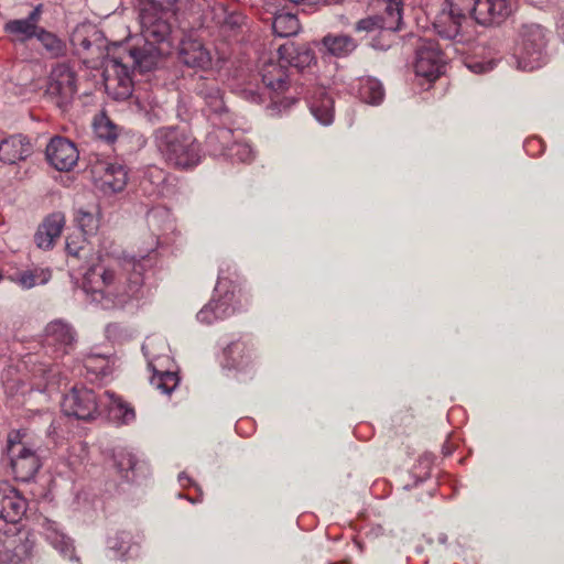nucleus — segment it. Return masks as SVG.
I'll return each mask as SVG.
<instances>
[{
	"label": "nucleus",
	"mask_w": 564,
	"mask_h": 564,
	"mask_svg": "<svg viewBox=\"0 0 564 564\" xmlns=\"http://www.w3.org/2000/svg\"><path fill=\"white\" fill-rule=\"evenodd\" d=\"M142 289L143 265L133 258L110 265L95 264L83 280V291L90 302L106 310L124 307L142 295Z\"/></svg>",
	"instance_id": "obj_1"
},
{
	"label": "nucleus",
	"mask_w": 564,
	"mask_h": 564,
	"mask_svg": "<svg viewBox=\"0 0 564 564\" xmlns=\"http://www.w3.org/2000/svg\"><path fill=\"white\" fill-rule=\"evenodd\" d=\"M550 31L534 22L522 23L516 33L512 59L517 69L532 72L547 64Z\"/></svg>",
	"instance_id": "obj_2"
},
{
	"label": "nucleus",
	"mask_w": 564,
	"mask_h": 564,
	"mask_svg": "<svg viewBox=\"0 0 564 564\" xmlns=\"http://www.w3.org/2000/svg\"><path fill=\"white\" fill-rule=\"evenodd\" d=\"M440 6L458 8L482 26L503 23L514 11V0H440Z\"/></svg>",
	"instance_id": "obj_3"
},
{
	"label": "nucleus",
	"mask_w": 564,
	"mask_h": 564,
	"mask_svg": "<svg viewBox=\"0 0 564 564\" xmlns=\"http://www.w3.org/2000/svg\"><path fill=\"white\" fill-rule=\"evenodd\" d=\"M176 0H152L140 9V29L145 43L165 42L171 34L167 18L173 12Z\"/></svg>",
	"instance_id": "obj_4"
},
{
	"label": "nucleus",
	"mask_w": 564,
	"mask_h": 564,
	"mask_svg": "<svg viewBox=\"0 0 564 564\" xmlns=\"http://www.w3.org/2000/svg\"><path fill=\"white\" fill-rule=\"evenodd\" d=\"M104 85L109 97L126 100L132 95L133 82L130 66L121 55H108L104 62Z\"/></svg>",
	"instance_id": "obj_5"
},
{
	"label": "nucleus",
	"mask_w": 564,
	"mask_h": 564,
	"mask_svg": "<svg viewBox=\"0 0 564 564\" xmlns=\"http://www.w3.org/2000/svg\"><path fill=\"white\" fill-rule=\"evenodd\" d=\"M77 93L76 73L65 63L57 64L50 73L46 95L61 109L67 107Z\"/></svg>",
	"instance_id": "obj_6"
},
{
	"label": "nucleus",
	"mask_w": 564,
	"mask_h": 564,
	"mask_svg": "<svg viewBox=\"0 0 564 564\" xmlns=\"http://www.w3.org/2000/svg\"><path fill=\"white\" fill-rule=\"evenodd\" d=\"M18 437L19 433L14 436L9 435L8 453L15 479L28 482L34 478L42 463L36 451L25 446Z\"/></svg>",
	"instance_id": "obj_7"
},
{
	"label": "nucleus",
	"mask_w": 564,
	"mask_h": 564,
	"mask_svg": "<svg viewBox=\"0 0 564 564\" xmlns=\"http://www.w3.org/2000/svg\"><path fill=\"white\" fill-rule=\"evenodd\" d=\"M62 411L78 420H93L101 414V402L94 390L74 387L62 401Z\"/></svg>",
	"instance_id": "obj_8"
},
{
	"label": "nucleus",
	"mask_w": 564,
	"mask_h": 564,
	"mask_svg": "<svg viewBox=\"0 0 564 564\" xmlns=\"http://www.w3.org/2000/svg\"><path fill=\"white\" fill-rule=\"evenodd\" d=\"M445 69V59L437 43L432 40H423L416 48L414 72L419 77L433 82Z\"/></svg>",
	"instance_id": "obj_9"
},
{
	"label": "nucleus",
	"mask_w": 564,
	"mask_h": 564,
	"mask_svg": "<svg viewBox=\"0 0 564 564\" xmlns=\"http://www.w3.org/2000/svg\"><path fill=\"white\" fill-rule=\"evenodd\" d=\"M77 341L75 329L63 321H53L45 327L44 347L53 358L70 354Z\"/></svg>",
	"instance_id": "obj_10"
},
{
	"label": "nucleus",
	"mask_w": 564,
	"mask_h": 564,
	"mask_svg": "<svg viewBox=\"0 0 564 564\" xmlns=\"http://www.w3.org/2000/svg\"><path fill=\"white\" fill-rule=\"evenodd\" d=\"M465 22H467V15L462 13L460 9L441 6V9L434 17L432 25L440 37L456 43H463L465 40L463 24Z\"/></svg>",
	"instance_id": "obj_11"
},
{
	"label": "nucleus",
	"mask_w": 564,
	"mask_h": 564,
	"mask_svg": "<svg viewBox=\"0 0 564 564\" xmlns=\"http://www.w3.org/2000/svg\"><path fill=\"white\" fill-rule=\"evenodd\" d=\"M95 183L104 195H113L124 189L128 172L121 164L99 162L93 169Z\"/></svg>",
	"instance_id": "obj_12"
},
{
	"label": "nucleus",
	"mask_w": 564,
	"mask_h": 564,
	"mask_svg": "<svg viewBox=\"0 0 564 564\" xmlns=\"http://www.w3.org/2000/svg\"><path fill=\"white\" fill-rule=\"evenodd\" d=\"M33 546L28 535H7L0 539V564H28Z\"/></svg>",
	"instance_id": "obj_13"
},
{
	"label": "nucleus",
	"mask_w": 564,
	"mask_h": 564,
	"mask_svg": "<svg viewBox=\"0 0 564 564\" xmlns=\"http://www.w3.org/2000/svg\"><path fill=\"white\" fill-rule=\"evenodd\" d=\"M158 149L167 164L178 169L195 166L200 160L196 143H159Z\"/></svg>",
	"instance_id": "obj_14"
},
{
	"label": "nucleus",
	"mask_w": 564,
	"mask_h": 564,
	"mask_svg": "<svg viewBox=\"0 0 564 564\" xmlns=\"http://www.w3.org/2000/svg\"><path fill=\"white\" fill-rule=\"evenodd\" d=\"M70 43L78 55L84 53H89L96 57L102 55L104 35L95 25L83 24L77 26L70 35Z\"/></svg>",
	"instance_id": "obj_15"
},
{
	"label": "nucleus",
	"mask_w": 564,
	"mask_h": 564,
	"mask_svg": "<svg viewBox=\"0 0 564 564\" xmlns=\"http://www.w3.org/2000/svg\"><path fill=\"white\" fill-rule=\"evenodd\" d=\"M26 512V501L8 485L0 486V519L18 523Z\"/></svg>",
	"instance_id": "obj_16"
},
{
	"label": "nucleus",
	"mask_w": 564,
	"mask_h": 564,
	"mask_svg": "<svg viewBox=\"0 0 564 564\" xmlns=\"http://www.w3.org/2000/svg\"><path fill=\"white\" fill-rule=\"evenodd\" d=\"M178 59L188 67L206 69L212 65L209 51L197 40H182L178 50Z\"/></svg>",
	"instance_id": "obj_17"
},
{
	"label": "nucleus",
	"mask_w": 564,
	"mask_h": 564,
	"mask_svg": "<svg viewBox=\"0 0 564 564\" xmlns=\"http://www.w3.org/2000/svg\"><path fill=\"white\" fill-rule=\"evenodd\" d=\"M42 13V4H37L24 19L11 20L4 24V31L15 37L17 41L25 42L35 37L41 29L37 24Z\"/></svg>",
	"instance_id": "obj_18"
},
{
	"label": "nucleus",
	"mask_w": 564,
	"mask_h": 564,
	"mask_svg": "<svg viewBox=\"0 0 564 564\" xmlns=\"http://www.w3.org/2000/svg\"><path fill=\"white\" fill-rule=\"evenodd\" d=\"M127 64L141 73L152 70L160 61L161 52L155 44L145 43L142 48L123 50L120 54Z\"/></svg>",
	"instance_id": "obj_19"
},
{
	"label": "nucleus",
	"mask_w": 564,
	"mask_h": 564,
	"mask_svg": "<svg viewBox=\"0 0 564 564\" xmlns=\"http://www.w3.org/2000/svg\"><path fill=\"white\" fill-rule=\"evenodd\" d=\"M99 402H101V413L107 412L110 420L118 424H129L135 419L133 408L113 392L104 391L99 394Z\"/></svg>",
	"instance_id": "obj_20"
},
{
	"label": "nucleus",
	"mask_w": 564,
	"mask_h": 564,
	"mask_svg": "<svg viewBox=\"0 0 564 564\" xmlns=\"http://www.w3.org/2000/svg\"><path fill=\"white\" fill-rule=\"evenodd\" d=\"M46 158L56 170L69 171L76 165L79 151L76 143H47Z\"/></svg>",
	"instance_id": "obj_21"
},
{
	"label": "nucleus",
	"mask_w": 564,
	"mask_h": 564,
	"mask_svg": "<svg viewBox=\"0 0 564 564\" xmlns=\"http://www.w3.org/2000/svg\"><path fill=\"white\" fill-rule=\"evenodd\" d=\"M278 55L286 67H294L302 70L314 62V53L307 45H295L294 42H286L279 46Z\"/></svg>",
	"instance_id": "obj_22"
},
{
	"label": "nucleus",
	"mask_w": 564,
	"mask_h": 564,
	"mask_svg": "<svg viewBox=\"0 0 564 564\" xmlns=\"http://www.w3.org/2000/svg\"><path fill=\"white\" fill-rule=\"evenodd\" d=\"M42 534L45 540L59 552L61 555L69 560L78 561L75 556V547L73 541L66 534H64L58 523L47 518L43 519L41 523Z\"/></svg>",
	"instance_id": "obj_23"
},
{
	"label": "nucleus",
	"mask_w": 564,
	"mask_h": 564,
	"mask_svg": "<svg viewBox=\"0 0 564 564\" xmlns=\"http://www.w3.org/2000/svg\"><path fill=\"white\" fill-rule=\"evenodd\" d=\"M261 77L264 86L272 93L280 94L289 87L288 67L280 59L278 63L270 61L263 64Z\"/></svg>",
	"instance_id": "obj_24"
},
{
	"label": "nucleus",
	"mask_w": 564,
	"mask_h": 564,
	"mask_svg": "<svg viewBox=\"0 0 564 564\" xmlns=\"http://www.w3.org/2000/svg\"><path fill=\"white\" fill-rule=\"evenodd\" d=\"M310 111L322 126H329L334 121V100L323 88H317L310 97Z\"/></svg>",
	"instance_id": "obj_25"
},
{
	"label": "nucleus",
	"mask_w": 564,
	"mask_h": 564,
	"mask_svg": "<svg viewBox=\"0 0 564 564\" xmlns=\"http://www.w3.org/2000/svg\"><path fill=\"white\" fill-rule=\"evenodd\" d=\"M361 101L371 105H380L386 96L384 88L380 80L371 76L359 77L352 84Z\"/></svg>",
	"instance_id": "obj_26"
},
{
	"label": "nucleus",
	"mask_w": 564,
	"mask_h": 564,
	"mask_svg": "<svg viewBox=\"0 0 564 564\" xmlns=\"http://www.w3.org/2000/svg\"><path fill=\"white\" fill-rule=\"evenodd\" d=\"M252 358V349L245 341H232L224 349V367L228 369H245Z\"/></svg>",
	"instance_id": "obj_27"
},
{
	"label": "nucleus",
	"mask_w": 564,
	"mask_h": 564,
	"mask_svg": "<svg viewBox=\"0 0 564 564\" xmlns=\"http://www.w3.org/2000/svg\"><path fill=\"white\" fill-rule=\"evenodd\" d=\"M213 154L229 158L232 161L247 162L252 159V150L249 143H212Z\"/></svg>",
	"instance_id": "obj_28"
},
{
	"label": "nucleus",
	"mask_w": 564,
	"mask_h": 564,
	"mask_svg": "<svg viewBox=\"0 0 564 564\" xmlns=\"http://www.w3.org/2000/svg\"><path fill=\"white\" fill-rule=\"evenodd\" d=\"M223 289L224 283L219 281L215 288V296L209 301L215 303L216 314L219 319L232 315L236 311L235 292Z\"/></svg>",
	"instance_id": "obj_29"
},
{
	"label": "nucleus",
	"mask_w": 564,
	"mask_h": 564,
	"mask_svg": "<svg viewBox=\"0 0 564 564\" xmlns=\"http://www.w3.org/2000/svg\"><path fill=\"white\" fill-rule=\"evenodd\" d=\"M43 46L45 53L51 58L63 57L67 53V46L64 40L58 37L55 33L50 32L43 28L39 30L35 36Z\"/></svg>",
	"instance_id": "obj_30"
},
{
	"label": "nucleus",
	"mask_w": 564,
	"mask_h": 564,
	"mask_svg": "<svg viewBox=\"0 0 564 564\" xmlns=\"http://www.w3.org/2000/svg\"><path fill=\"white\" fill-rule=\"evenodd\" d=\"M322 42L327 52L337 57L347 56L357 47L355 40L345 34L326 35Z\"/></svg>",
	"instance_id": "obj_31"
},
{
	"label": "nucleus",
	"mask_w": 564,
	"mask_h": 564,
	"mask_svg": "<svg viewBox=\"0 0 564 564\" xmlns=\"http://www.w3.org/2000/svg\"><path fill=\"white\" fill-rule=\"evenodd\" d=\"M272 29L276 36L289 37L296 35L300 32L301 25L295 14L280 12L273 18Z\"/></svg>",
	"instance_id": "obj_32"
},
{
	"label": "nucleus",
	"mask_w": 564,
	"mask_h": 564,
	"mask_svg": "<svg viewBox=\"0 0 564 564\" xmlns=\"http://www.w3.org/2000/svg\"><path fill=\"white\" fill-rule=\"evenodd\" d=\"M149 368L153 371L150 383L164 394H170L178 384V377L173 371H159L153 360H149Z\"/></svg>",
	"instance_id": "obj_33"
},
{
	"label": "nucleus",
	"mask_w": 564,
	"mask_h": 564,
	"mask_svg": "<svg viewBox=\"0 0 564 564\" xmlns=\"http://www.w3.org/2000/svg\"><path fill=\"white\" fill-rule=\"evenodd\" d=\"M386 3L384 10L380 15L383 29L387 31H398L402 24V1L382 0Z\"/></svg>",
	"instance_id": "obj_34"
},
{
	"label": "nucleus",
	"mask_w": 564,
	"mask_h": 564,
	"mask_svg": "<svg viewBox=\"0 0 564 564\" xmlns=\"http://www.w3.org/2000/svg\"><path fill=\"white\" fill-rule=\"evenodd\" d=\"M113 464L117 473L127 481L134 480V470L138 464L135 456L127 449H118L113 453Z\"/></svg>",
	"instance_id": "obj_35"
},
{
	"label": "nucleus",
	"mask_w": 564,
	"mask_h": 564,
	"mask_svg": "<svg viewBox=\"0 0 564 564\" xmlns=\"http://www.w3.org/2000/svg\"><path fill=\"white\" fill-rule=\"evenodd\" d=\"M31 143H0V161L15 164L31 154Z\"/></svg>",
	"instance_id": "obj_36"
},
{
	"label": "nucleus",
	"mask_w": 564,
	"mask_h": 564,
	"mask_svg": "<svg viewBox=\"0 0 564 564\" xmlns=\"http://www.w3.org/2000/svg\"><path fill=\"white\" fill-rule=\"evenodd\" d=\"M93 127L99 141H116L119 137V127L104 112L95 117Z\"/></svg>",
	"instance_id": "obj_37"
},
{
	"label": "nucleus",
	"mask_w": 564,
	"mask_h": 564,
	"mask_svg": "<svg viewBox=\"0 0 564 564\" xmlns=\"http://www.w3.org/2000/svg\"><path fill=\"white\" fill-rule=\"evenodd\" d=\"M83 362L85 368L96 375L106 376L109 373V358L105 354L88 352L84 356Z\"/></svg>",
	"instance_id": "obj_38"
},
{
	"label": "nucleus",
	"mask_w": 564,
	"mask_h": 564,
	"mask_svg": "<svg viewBox=\"0 0 564 564\" xmlns=\"http://www.w3.org/2000/svg\"><path fill=\"white\" fill-rule=\"evenodd\" d=\"M39 279L41 283H45L48 280V275H46L42 270H25L15 272L11 276V280L23 289H31L35 286Z\"/></svg>",
	"instance_id": "obj_39"
},
{
	"label": "nucleus",
	"mask_w": 564,
	"mask_h": 564,
	"mask_svg": "<svg viewBox=\"0 0 564 564\" xmlns=\"http://www.w3.org/2000/svg\"><path fill=\"white\" fill-rule=\"evenodd\" d=\"M225 10L224 7L220 4L209 6L207 4V9L203 12V21L202 24H208V22H215L216 24L219 23H227V24H237L238 23V17L230 15L228 18H225Z\"/></svg>",
	"instance_id": "obj_40"
},
{
	"label": "nucleus",
	"mask_w": 564,
	"mask_h": 564,
	"mask_svg": "<svg viewBox=\"0 0 564 564\" xmlns=\"http://www.w3.org/2000/svg\"><path fill=\"white\" fill-rule=\"evenodd\" d=\"M75 221L83 235H94L99 227V218L91 212L82 208L76 212Z\"/></svg>",
	"instance_id": "obj_41"
},
{
	"label": "nucleus",
	"mask_w": 564,
	"mask_h": 564,
	"mask_svg": "<svg viewBox=\"0 0 564 564\" xmlns=\"http://www.w3.org/2000/svg\"><path fill=\"white\" fill-rule=\"evenodd\" d=\"M64 225L65 216L62 213H54L45 218L40 228L47 231L50 237L57 239L62 234Z\"/></svg>",
	"instance_id": "obj_42"
},
{
	"label": "nucleus",
	"mask_w": 564,
	"mask_h": 564,
	"mask_svg": "<svg viewBox=\"0 0 564 564\" xmlns=\"http://www.w3.org/2000/svg\"><path fill=\"white\" fill-rule=\"evenodd\" d=\"M271 99L270 105L265 108L267 113L270 117L282 116L296 102V99L293 97H283L281 99H274L272 97Z\"/></svg>",
	"instance_id": "obj_43"
},
{
	"label": "nucleus",
	"mask_w": 564,
	"mask_h": 564,
	"mask_svg": "<svg viewBox=\"0 0 564 564\" xmlns=\"http://www.w3.org/2000/svg\"><path fill=\"white\" fill-rule=\"evenodd\" d=\"M355 29L357 32H367V33L373 32L377 30H384L382 20L380 18V15H378V14L370 15V17L359 20L357 22Z\"/></svg>",
	"instance_id": "obj_44"
},
{
	"label": "nucleus",
	"mask_w": 564,
	"mask_h": 564,
	"mask_svg": "<svg viewBox=\"0 0 564 564\" xmlns=\"http://www.w3.org/2000/svg\"><path fill=\"white\" fill-rule=\"evenodd\" d=\"M497 65V61L494 58L479 61V59H469L466 62L467 68L475 74H485L492 70Z\"/></svg>",
	"instance_id": "obj_45"
},
{
	"label": "nucleus",
	"mask_w": 564,
	"mask_h": 564,
	"mask_svg": "<svg viewBox=\"0 0 564 564\" xmlns=\"http://www.w3.org/2000/svg\"><path fill=\"white\" fill-rule=\"evenodd\" d=\"M214 302H208L198 313H197V319L200 323L210 325L216 321H219V317H217Z\"/></svg>",
	"instance_id": "obj_46"
},
{
	"label": "nucleus",
	"mask_w": 564,
	"mask_h": 564,
	"mask_svg": "<svg viewBox=\"0 0 564 564\" xmlns=\"http://www.w3.org/2000/svg\"><path fill=\"white\" fill-rule=\"evenodd\" d=\"M156 141H181L178 134V128L176 127H163L156 131Z\"/></svg>",
	"instance_id": "obj_47"
},
{
	"label": "nucleus",
	"mask_w": 564,
	"mask_h": 564,
	"mask_svg": "<svg viewBox=\"0 0 564 564\" xmlns=\"http://www.w3.org/2000/svg\"><path fill=\"white\" fill-rule=\"evenodd\" d=\"M84 242L85 240L83 238V234L75 237H68L66 239L67 253L73 257H79V253L83 250Z\"/></svg>",
	"instance_id": "obj_48"
},
{
	"label": "nucleus",
	"mask_w": 564,
	"mask_h": 564,
	"mask_svg": "<svg viewBox=\"0 0 564 564\" xmlns=\"http://www.w3.org/2000/svg\"><path fill=\"white\" fill-rule=\"evenodd\" d=\"M34 241L39 248L46 250L53 247L55 238L50 237L47 231L39 227L34 235Z\"/></svg>",
	"instance_id": "obj_49"
},
{
	"label": "nucleus",
	"mask_w": 564,
	"mask_h": 564,
	"mask_svg": "<svg viewBox=\"0 0 564 564\" xmlns=\"http://www.w3.org/2000/svg\"><path fill=\"white\" fill-rule=\"evenodd\" d=\"M206 99H209L208 104L214 107L215 111H220L223 109V100L220 97V91L218 88L213 87L204 95Z\"/></svg>",
	"instance_id": "obj_50"
},
{
	"label": "nucleus",
	"mask_w": 564,
	"mask_h": 564,
	"mask_svg": "<svg viewBox=\"0 0 564 564\" xmlns=\"http://www.w3.org/2000/svg\"><path fill=\"white\" fill-rule=\"evenodd\" d=\"M128 540H129V534L126 532H121L116 538L109 539L108 543H109V546L113 550L124 551L127 549L124 544L128 543Z\"/></svg>",
	"instance_id": "obj_51"
},
{
	"label": "nucleus",
	"mask_w": 564,
	"mask_h": 564,
	"mask_svg": "<svg viewBox=\"0 0 564 564\" xmlns=\"http://www.w3.org/2000/svg\"><path fill=\"white\" fill-rule=\"evenodd\" d=\"M528 1L536 8H544L545 6L554 3V0H528Z\"/></svg>",
	"instance_id": "obj_52"
},
{
	"label": "nucleus",
	"mask_w": 564,
	"mask_h": 564,
	"mask_svg": "<svg viewBox=\"0 0 564 564\" xmlns=\"http://www.w3.org/2000/svg\"><path fill=\"white\" fill-rule=\"evenodd\" d=\"M162 216V213L159 210H152L148 214V223L149 225H152L155 223L160 217Z\"/></svg>",
	"instance_id": "obj_53"
},
{
	"label": "nucleus",
	"mask_w": 564,
	"mask_h": 564,
	"mask_svg": "<svg viewBox=\"0 0 564 564\" xmlns=\"http://www.w3.org/2000/svg\"><path fill=\"white\" fill-rule=\"evenodd\" d=\"M558 32L564 36V10H562L561 15L556 22Z\"/></svg>",
	"instance_id": "obj_54"
},
{
	"label": "nucleus",
	"mask_w": 564,
	"mask_h": 564,
	"mask_svg": "<svg viewBox=\"0 0 564 564\" xmlns=\"http://www.w3.org/2000/svg\"><path fill=\"white\" fill-rule=\"evenodd\" d=\"M341 0H311V3H312V6H316V4H333V3H338Z\"/></svg>",
	"instance_id": "obj_55"
},
{
	"label": "nucleus",
	"mask_w": 564,
	"mask_h": 564,
	"mask_svg": "<svg viewBox=\"0 0 564 564\" xmlns=\"http://www.w3.org/2000/svg\"><path fill=\"white\" fill-rule=\"evenodd\" d=\"M151 174H155L156 178L159 181H163L164 180V174L161 170H159L158 167H153L151 171Z\"/></svg>",
	"instance_id": "obj_56"
},
{
	"label": "nucleus",
	"mask_w": 564,
	"mask_h": 564,
	"mask_svg": "<svg viewBox=\"0 0 564 564\" xmlns=\"http://www.w3.org/2000/svg\"><path fill=\"white\" fill-rule=\"evenodd\" d=\"M229 133H230V130H228V129H220L217 138H219V139H227Z\"/></svg>",
	"instance_id": "obj_57"
},
{
	"label": "nucleus",
	"mask_w": 564,
	"mask_h": 564,
	"mask_svg": "<svg viewBox=\"0 0 564 564\" xmlns=\"http://www.w3.org/2000/svg\"><path fill=\"white\" fill-rule=\"evenodd\" d=\"M47 141H69L67 138L59 134L52 135Z\"/></svg>",
	"instance_id": "obj_58"
},
{
	"label": "nucleus",
	"mask_w": 564,
	"mask_h": 564,
	"mask_svg": "<svg viewBox=\"0 0 564 564\" xmlns=\"http://www.w3.org/2000/svg\"><path fill=\"white\" fill-rule=\"evenodd\" d=\"M290 1L295 4H303V6L312 7L311 0H290Z\"/></svg>",
	"instance_id": "obj_59"
},
{
	"label": "nucleus",
	"mask_w": 564,
	"mask_h": 564,
	"mask_svg": "<svg viewBox=\"0 0 564 564\" xmlns=\"http://www.w3.org/2000/svg\"><path fill=\"white\" fill-rule=\"evenodd\" d=\"M117 329V325H108L106 328L107 334H110L112 330Z\"/></svg>",
	"instance_id": "obj_60"
},
{
	"label": "nucleus",
	"mask_w": 564,
	"mask_h": 564,
	"mask_svg": "<svg viewBox=\"0 0 564 564\" xmlns=\"http://www.w3.org/2000/svg\"><path fill=\"white\" fill-rule=\"evenodd\" d=\"M149 347H150V343L149 341L143 344L142 350H143L144 355H148Z\"/></svg>",
	"instance_id": "obj_61"
},
{
	"label": "nucleus",
	"mask_w": 564,
	"mask_h": 564,
	"mask_svg": "<svg viewBox=\"0 0 564 564\" xmlns=\"http://www.w3.org/2000/svg\"><path fill=\"white\" fill-rule=\"evenodd\" d=\"M178 479L180 481H183L184 479L189 481V478L185 475V473L180 474Z\"/></svg>",
	"instance_id": "obj_62"
},
{
	"label": "nucleus",
	"mask_w": 564,
	"mask_h": 564,
	"mask_svg": "<svg viewBox=\"0 0 564 564\" xmlns=\"http://www.w3.org/2000/svg\"><path fill=\"white\" fill-rule=\"evenodd\" d=\"M252 96H253V100H256V99L259 97V96H258V95H256V94H252Z\"/></svg>",
	"instance_id": "obj_63"
}]
</instances>
